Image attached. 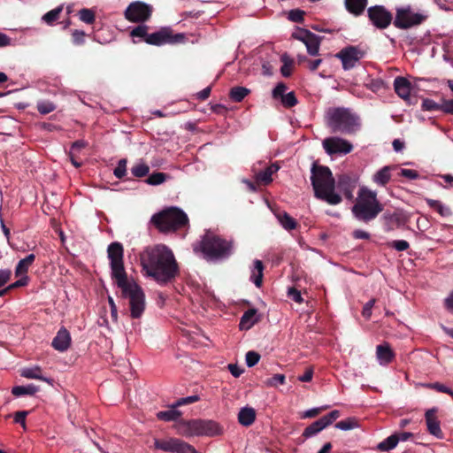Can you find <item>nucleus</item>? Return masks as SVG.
<instances>
[{"instance_id": "obj_1", "label": "nucleus", "mask_w": 453, "mask_h": 453, "mask_svg": "<svg viewBox=\"0 0 453 453\" xmlns=\"http://www.w3.org/2000/svg\"><path fill=\"white\" fill-rule=\"evenodd\" d=\"M111 269V278L121 289V297L129 300L130 316L139 319L145 310V294L142 288L134 280L127 279L123 257L124 249L120 242L111 243L107 249Z\"/></svg>"}, {"instance_id": "obj_2", "label": "nucleus", "mask_w": 453, "mask_h": 453, "mask_svg": "<svg viewBox=\"0 0 453 453\" xmlns=\"http://www.w3.org/2000/svg\"><path fill=\"white\" fill-rule=\"evenodd\" d=\"M142 270L161 285L171 282L179 274L173 252L165 244L149 246L140 254Z\"/></svg>"}, {"instance_id": "obj_3", "label": "nucleus", "mask_w": 453, "mask_h": 453, "mask_svg": "<svg viewBox=\"0 0 453 453\" xmlns=\"http://www.w3.org/2000/svg\"><path fill=\"white\" fill-rule=\"evenodd\" d=\"M311 181L317 198L332 205L342 202V196L334 192L335 180L329 167L313 163Z\"/></svg>"}, {"instance_id": "obj_4", "label": "nucleus", "mask_w": 453, "mask_h": 453, "mask_svg": "<svg viewBox=\"0 0 453 453\" xmlns=\"http://www.w3.org/2000/svg\"><path fill=\"white\" fill-rule=\"evenodd\" d=\"M233 241L207 231L202 236L198 247H195L194 250H199L207 260H220L228 258L233 253Z\"/></svg>"}, {"instance_id": "obj_5", "label": "nucleus", "mask_w": 453, "mask_h": 453, "mask_svg": "<svg viewBox=\"0 0 453 453\" xmlns=\"http://www.w3.org/2000/svg\"><path fill=\"white\" fill-rule=\"evenodd\" d=\"M383 209V204L377 199L376 192L363 188L351 211L357 220L368 223L375 219Z\"/></svg>"}, {"instance_id": "obj_6", "label": "nucleus", "mask_w": 453, "mask_h": 453, "mask_svg": "<svg viewBox=\"0 0 453 453\" xmlns=\"http://www.w3.org/2000/svg\"><path fill=\"white\" fill-rule=\"evenodd\" d=\"M327 126L333 133L352 134L360 129L361 120L359 116L349 109L338 107L328 110Z\"/></svg>"}, {"instance_id": "obj_7", "label": "nucleus", "mask_w": 453, "mask_h": 453, "mask_svg": "<svg viewBox=\"0 0 453 453\" xmlns=\"http://www.w3.org/2000/svg\"><path fill=\"white\" fill-rule=\"evenodd\" d=\"M188 215L178 207H168L155 213L151 219V224L160 233L176 232L188 225Z\"/></svg>"}, {"instance_id": "obj_8", "label": "nucleus", "mask_w": 453, "mask_h": 453, "mask_svg": "<svg viewBox=\"0 0 453 453\" xmlns=\"http://www.w3.org/2000/svg\"><path fill=\"white\" fill-rule=\"evenodd\" d=\"M178 432L186 437L215 436L222 433V427L214 420L198 418L180 421L178 426Z\"/></svg>"}, {"instance_id": "obj_9", "label": "nucleus", "mask_w": 453, "mask_h": 453, "mask_svg": "<svg viewBox=\"0 0 453 453\" xmlns=\"http://www.w3.org/2000/svg\"><path fill=\"white\" fill-rule=\"evenodd\" d=\"M426 15L414 12L410 6L396 9L394 26L399 29H409L426 21Z\"/></svg>"}, {"instance_id": "obj_10", "label": "nucleus", "mask_w": 453, "mask_h": 453, "mask_svg": "<svg viewBox=\"0 0 453 453\" xmlns=\"http://www.w3.org/2000/svg\"><path fill=\"white\" fill-rule=\"evenodd\" d=\"M187 37L183 33L174 34L173 30L169 27H163L157 31L150 34L147 38V43L154 46H161L164 44H180L185 43Z\"/></svg>"}, {"instance_id": "obj_11", "label": "nucleus", "mask_w": 453, "mask_h": 453, "mask_svg": "<svg viewBox=\"0 0 453 453\" xmlns=\"http://www.w3.org/2000/svg\"><path fill=\"white\" fill-rule=\"evenodd\" d=\"M153 12L152 6L141 1L131 3L125 11V18L133 23H143L150 19Z\"/></svg>"}, {"instance_id": "obj_12", "label": "nucleus", "mask_w": 453, "mask_h": 453, "mask_svg": "<svg viewBox=\"0 0 453 453\" xmlns=\"http://www.w3.org/2000/svg\"><path fill=\"white\" fill-rule=\"evenodd\" d=\"M370 22L380 30L386 29L393 21L392 13L383 5H374L367 9Z\"/></svg>"}, {"instance_id": "obj_13", "label": "nucleus", "mask_w": 453, "mask_h": 453, "mask_svg": "<svg viewBox=\"0 0 453 453\" xmlns=\"http://www.w3.org/2000/svg\"><path fill=\"white\" fill-rule=\"evenodd\" d=\"M292 37L296 40L301 41L307 49V52L311 56L319 55V47L322 37L311 33L305 28H298L292 34Z\"/></svg>"}, {"instance_id": "obj_14", "label": "nucleus", "mask_w": 453, "mask_h": 453, "mask_svg": "<svg viewBox=\"0 0 453 453\" xmlns=\"http://www.w3.org/2000/svg\"><path fill=\"white\" fill-rule=\"evenodd\" d=\"M365 55V51L358 46H348L338 52L336 57L341 59L343 69L349 70L354 68Z\"/></svg>"}, {"instance_id": "obj_15", "label": "nucleus", "mask_w": 453, "mask_h": 453, "mask_svg": "<svg viewBox=\"0 0 453 453\" xmlns=\"http://www.w3.org/2000/svg\"><path fill=\"white\" fill-rule=\"evenodd\" d=\"M340 417V411L337 410L332 411L328 414L321 417L319 419L314 421L308 426L303 432V436L305 438L311 437L324 428L331 425L334 420Z\"/></svg>"}, {"instance_id": "obj_16", "label": "nucleus", "mask_w": 453, "mask_h": 453, "mask_svg": "<svg viewBox=\"0 0 453 453\" xmlns=\"http://www.w3.org/2000/svg\"><path fill=\"white\" fill-rule=\"evenodd\" d=\"M323 148L328 155L348 154L353 150L352 144L340 137H329L323 141Z\"/></svg>"}, {"instance_id": "obj_17", "label": "nucleus", "mask_w": 453, "mask_h": 453, "mask_svg": "<svg viewBox=\"0 0 453 453\" xmlns=\"http://www.w3.org/2000/svg\"><path fill=\"white\" fill-rule=\"evenodd\" d=\"M357 180L349 173H342L338 176L337 188L343 193L348 200L353 199V191L357 187Z\"/></svg>"}, {"instance_id": "obj_18", "label": "nucleus", "mask_w": 453, "mask_h": 453, "mask_svg": "<svg viewBox=\"0 0 453 453\" xmlns=\"http://www.w3.org/2000/svg\"><path fill=\"white\" fill-rule=\"evenodd\" d=\"M438 409L437 408H432L426 411L425 418H426V423L427 426V431L432 435H434L437 438L442 437V431L441 429L440 421L438 420L436 417Z\"/></svg>"}, {"instance_id": "obj_19", "label": "nucleus", "mask_w": 453, "mask_h": 453, "mask_svg": "<svg viewBox=\"0 0 453 453\" xmlns=\"http://www.w3.org/2000/svg\"><path fill=\"white\" fill-rule=\"evenodd\" d=\"M71 344V335L69 332L62 327L57 333V335L52 340V347L58 351H65Z\"/></svg>"}, {"instance_id": "obj_20", "label": "nucleus", "mask_w": 453, "mask_h": 453, "mask_svg": "<svg viewBox=\"0 0 453 453\" xmlns=\"http://www.w3.org/2000/svg\"><path fill=\"white\" fill-rule=\"evenodd\" d=\"M180 441V439L173 437L168 439H154V449L165 452L176 453Z\"/></svg>"}, {"instance_id": "obj_21", "label": "nucleus", "mask_w": 453, "mask_h": 453, "mask_svg": "<svg viewBox=\"0 0 453 453\" xmlns=\"http://www.w3.org/2000/svg\"><path fill=\"white\" fill-rule=\"evenodd\" d=\"M395 93L403 99L408 100L411 94V84L404 77L398 76L394 81Z\"/></svg>"}, {"instance_id": "obj_22", "label": "nucleus", "mask_w": 453, "mask_h": 453, "mask_svg": "<svg viewBox=\"0 0 453 453\" xmlns=\"http://www.w3.org/2000/svg\"><path fill=\"white\" fill-rule=\"evenodd\" d=\"M376 356L381 365L390 364L395 358V353L388 342L376 347Z\"/></svg>"}, {"instance_id": "obj_23", "label": "nucleus", "mask_w": 453, "mask_h": 453, "mask_svg": "<svg viewBox=\"0 0 453 453\" xmlns=\"http://www.w3.org/2000/svg\"><path fill=\"white\" fill-rule=\"evenodd\" d=\"M396 169V165H386L380 169L372 176V180L379 186L385 187L391 180V171Z\"/></svg>"}, {"instance_id": "obj_24", "label": "nucleus", "mask_w": 453, "mask_h": 453, "mask_svg": "<svg viewBox=\"0 0 453 453\" xmlns=\"http://www.w3.org/2000/svg\"><path fill=\"white\" fill-rule=\"evenodd\" d=\"M257 309L251 308L247 310L242 316L239 328L240 330H249L257 322H258V318L257 317Z\"/></svg>"}, {"instance_id": "obj_25", "label": "nucleus", "mask_w": 453, "mask_h": 453, "mask_svg": "<svg viewBox=\"0 0 453 453\" xmlns=\"http://www.w3.org/2000/svg\"><path fill=\"white\" fill-rule=\"evenodd\" d=\"M256 420V411L252 407H243L238 413V422L243 426H251Z\"/></svg>"}, {"instance_id": "obj_26", "label": "nucleus", "mask_w": 453, "mask_h": 453, "mask_svg": "<svg viewBox=\"0 0 453 453\" xmlns=\"http://www.w3.org/2000/svg\"><path fill=\"white\" fill-rule=\"evenodd\" d=\"M368 0H345V7L347 11L355 15H361L367 5Z\"/></svg>"}, {"instance_id": "obj_27", "label": "nucleus", "mask_w": 453, "mask_h": 453, "mask_svg": "<svg viewBox=\"0 0 453 453\" xmlns=\"http://www.w3.org/2000/svg\"><path fill=\"white\" fill-rule=\"evenodd\" d=\"M20 375L27 379L40 380L48 382L49 384H52L53 381L52 379L42 376V369L39 366L23 369Z\"/></svg>"}, {"instance_id": "obj_28", "label": "nucleus", "mask_w": 453, "mask_h": 453, "mask_svg": "<svg viewBox=\"0 0 453 453\" xmlns=\"http://www.w3.org/2000/svg\"><path fill=\"white\" fill-rule=\"evenodd\" d=\"M35 259V254H29L25 258L19 261L18 265L15 268V275L17 277L23 276L27 274L29 267L33 265Z\"/></svg>"}, {"instance_id": "obj_29", "label": "nucleus", "mask_w": 453, "mask_h": 453, "mask_svg": "<svg viewBox=\"0 0 453 453\" xmlns=\"http://www.w3.org/2000/svg\"><path fill=\"white\" fill-rule=\"evenodd\" d=\"M276 217L284 229L290 231L297 227L298 224L296 220L293 217H291L288 212H278L276 214Z\"/></svg>"}, {"instance_id": "obj_30", "label": "nucleus", "mask_w": 453, "mask_h": 453, "mask_svg": "<svg viewBox=\"0 0 453 453\" xmlns=\"http://www.w3.org/2000/svg\"><path fill=\"white\" fill-rule=\"evenodd\" d=\"M250 90L245 87L235 86L229 91V98L235 103L242 102L249 94Z\"/></svg>"}, {"instance_id": "obj_31", "label": "nucleus", "mask_w": 453, "mask_h": 453, "mask_svg": "<svg viewBox=\"0 0 453 453\" xmlns=\"http://www.w3.org/2000/svg\"><path fill=\"white\" fill-rule=\"evenodd\" d=\"M39 390V388L35 385L29 384L27 386H15L12 389V394L17 397L27 395H34L35 393H37Z\"/></svg>"}, {"instance_id": "obj_32", "label": "nucleus", "mask_w": 453, "mask_h": 453, "mask_svg": "<svg viewBox=\"0 0 453 453\" xmlns=\"http://www.w3.org/2000/svg\"><path fill=\"white\" fill-rule=\"evenodd\" d=\"M398 444L396 434H393L377 445V449L382 452L395 449Z\"/></svg>"}, {"instance_id": "obj_33", "label": "nucleus", "mask_w": 453, "mask_h": 453, "mask_svg": "<svg viewBox=\"0 0 453 453\" xmlns=\"http://www.w3.org/2000/svg\"><path fill=\"white\" fill-rule=\"evenodd\" d=\"M181 416V412L172 406L170 410L158 411L157 418L163 421H175Z\"/></svg>"}, {"instance_id": "obj_34", "label": "nucleus", "mask_w": 453, "mask_h": 453, "mask_svg": "<svg viewBox=\"0 0 453 453\" xmlns=\"http://www.w3.org/2000/svg\"><path fill=\"white\" fill-rule=\"evenodd\" d=\"M149 28L150 27L147 25H139L130 32V35L134 38H141L143 42L147 43V38L150 36V34L148 33Z\"/></svg>"}, {"instance_id": "obj_35", "label": "nucleus", "mask_w": 453, "mask_h": 453, "mask_svg": "<svg viewBox=\"0 0 453 453\" xmlns=\"http://www.w3.org/2000/svg\"><path fill=\"white\" fill-rule=\"evenodd\" d=\"M150 172V166L143 163H138L132 166L131 173L134 177L142 178L145 177Z\"/></svg>"}, {"instance_id": "obj_36", "label": "nucleus", "mask_w": 453, "mask_h": 453, "mask_svg": "<svg viewBox=\"0 0 453 453\" xmlns=\"http://www.w3.org/2000/svg\"><path fill=\"white\" fill-rule=\"evenodd\" d=\"M254 270L257 273V274H255L253 276V282L257 288H259V287H261L262 282H263L264 265H263L262 261L257 260V259L255 260Z\"/></svg>"}, {"instance_id": "obj_37", "label": "nucleus", "mask_w": 453, "mask_h": 453, "mask_svg": "<svg viewBox=\"0 0 453 453\" xmlns=\"http://www.w3.org/2000/svg\"><path fill=\"white\" fill-rule=\"evenodd\" d=\"M80 19L86 24L91 25L96 20L95 12L91 9L83 8L79 11Z\"/></svg>"}, {"instance_id": "obj_38", "label": "nucleus", "mask_w": 453, "mask_h": 453, "mask_svg": "<svg viewBox=\"0 0 453 453\" xmlns=\"http://www.w3.org/2000/svg\"><path fill=\"white\" fill-rule=\"evenodd\" d=\"M166 179H167L166 173H161V172H157V173H153L147 178L146 183L149 185H152V186L160 185L163 182H165Z\"/></svg>"}, {"instance_id": "obj_39", "label": "nucleus", "mask_w": 453, "mask_h": 453, "mask_svg": "<svg viewBox=\"0 0 453 453\" xmlns=\"http://www.w3.org/2000/svg\"><path fill=\"white\" fill-rule=\"evenodd\" d=\"M63 11V6H58L47 13L42 17V19L49 25H52L56 20L58 19L60 13Z\"/></svg>"}, {"instance_id": "obj_40", "label": "nucleus", "mask_w": 453, "mask_h": 453, "mask_svg": "<svg viewBox=\"0 0 453 453\" xmlns=\"http://www.w3.org/2000/svg\"><path fill=\"white\" fill-rule=\"evenodd\" d=\"M358 426V422L354 418H348L335 424V427L341 430H350Z\"/></svg>"}, {"instance_id": "obj_41", "label": "nucleus", "mask_w": 453, "mask_h": 453, "mask_svg": "<svg viewBox=\"0 0 453 453\" xmlns=\"http://www.w3.org/2000/svg\"><path fill=\"white\" fill-rule=\"evenodd\" d=\"M427 204L437 211V212L441 216H448L449 214V209L443 206L441 203L438 200L427 199Z\"/></svg>"}, {"instance_id": "obj_42", "label": "nucleus", "mask_w": 453, "mask_h": 453, "mask_svg": "<svg viewBox=\"0 0 453 453\" xmlns=\"http://www.w3.org/2000/svg\"><path fill=\"white\" fill-rule=\"evenodd\" d=\"M280 102L285 108H292L298 103L297 98L294 91L287 93L280 98Z\"/></svg>"}, {"instance_id": "obj_43", "label": "nucleus", "mask_w": 453, "mask_h": 453, "mask_svg": "<svg viewBox=\"0 0 453 453\" xmlns=\"http://www.w3.org/2000/svg\"><path fill=\"white\" fill-rule=\"evenodd\" d=\"M27 283H28V277L27 276H23L19 280H16L15 282H13L11 285H9L4 289L0 290V296H4L8 291H10L12 289L27 286Z\"/></svg>"}, {"instance_id": "obj_44", "label": "nucleus", "mask_w": 453, "mask_h": 453, "mask_svg": "<svg viewBox=\"0 0 453 453\" xmlns=\"http://www.w3.org/2000/svg\"><path fill=\"white\" fill-rule=\"evenodd\" d=\"M425 388L434 389L438 392L445 393L453 397V390L440 382L427 383L424 385Z\"/></svg>"}, {"instance_id": "obj_45", "label": "nucleus", "mask_w": 453, "mask_h": 453, "mask_svg": "<svg viewBox=\"0 0 453 453\" xmlns=\"http://www.w3.org/2000/svg\"><path fill=\"white\" fill-rule=\"evenodd\" d=\"M127 160L126 158H122L119 161L113 172L116 178L123 179L127 175Z\"/></svg>"}, {"instance_id": "obj_46", "label": "nucleus", "mask_w": 453, "mask_h": 453, "mask_svg": "<svg viewBox=\"0 0 453 453\" xmlns=\"http://www.w3.org/2000/svg\"><path fill=\"white\" fill-rule=\"evenodd\" d=\"M37 111L41 114H48L56 109V105L50 101H42L37 104Z\"/></svg>"}, {"instance_id": "obj_47", "label": "nucleus", "mask_w": 453, "mask_h": 453, "mask_svg": "<svg viewBox=\"0 0 453 453\" xmlns=\"http://www.w3.org/2000/svg\"><path fill=\"white\" fill-rule=\"evenodd\" d=\"M304 15L305 12L300 9H294L289 11L288 12V19L296 22V23H303L304 20Z\"/></svg>"}, {"instance_id": "obj_48", "label": "nucleus", "mask_w": 453, "mask_h": 453, "mask_svg": "<svg viewBox=\"0 0 453 453\" xmlns=\"http://www.w3.org/2000/svg\"><path fill=\"white\" fill-rule=\"evenodd\" d=\"M199 400H200V397L198 395H196L187 396V397H182V398L178 399L173 404V408H177V407H180V406H182V405L191 404V403L198 402Z\"/></svg>"}, {"instance_id": "obj_49", "label": "nucleus", "mask_w": 453, "mask_h": 453, "mask_svg": "<svg viewBox=\"0 0 453 453\" xmlns=\"http://www.w3.org/2000/svg\"><path fill=\"white\" fill-rule=\"evenodd\" d=\"M286 377L283 374H274L273 377L268 378L265 384L268 387H277L279 384L283 385L285 383Z\"/></svg>"}, {"instance_id": "obj_50", "label": "nucleus", "mask_w": 453, "mask_h": 453, "mask_svg": "<svg viewBox=\"0 0 453 453\" xmlns=\"http://www.w3.org/2000/svg\"><path fill=\"white\" fill-rule=\"evenodd\" d=\"M442 104H439L432 99L426 98L422 101V109L425 111H441Z\"/></svg>"}, {"instance_id": "obj_51", "label": "nucleus", "mask_w": 453, "mask_h": 453, "mask_svg": "<svg viewBox=\"0 0 453 453\" xmlns=\"http://www.w3.org/2000/svg\"><path fill=\"white\" fill-rule=\"evenodd\" d=\"M256 180L257 183L268 185L273 181L272 175L265 169L256 174Z\"/></svg>"}, {"instance_id": "obj_52", "label": "nucleus", "mask_w": 453, "mask_h": 453, "mask_svg": "<svg viewBox=\"0 0 453 453\" xmlns=\"http://www.w3.org/2000/svg\"><path fill=\"white\" fill-rule=\"evenodd\" d=\"M260 359V355L253 350L246 353V365L248 367H253L256 365Z\"/></svg>"}, {"instance_id": "obj_53", "label": "nucleus", "mask_w": 453, "mask_h": 453, "mask_svg": "<svg viewBox=\"0 0 453 453\" xmlns=\"http://www.w3.org/2000/svg\"><path fill=\"white\" fill-rule=\"evenodd\" d=\"M288 89V87L285 83L280 82L276 85V87L273 90V97L274 99H280L283 97V96L286 95V91Z\"/></svg>"}, {"instance_id": "obj_54", "label": "nucleus", "mask_w": 453, "mask_h": 453, "mask_svg": "<svg viewBox=\"0 0 453 453\" xmlns=\"http://www.w3.org/2000/svg\"><path fill=\"white\" fill-rule=\"evenodd\" d=\"M281 61L284 63V65L280 68V73L284 77H289L291 75L289 65H292L293 61L288 60L286 54L281 57Z\"/></svg>"}, {"instance_id": "obj_55", "label": "nucleus", "mask_w": 453, "mask_h": 453, "mask_svg": "<svg viewBox=\"0 0 453 453\" xmlns=\"http://www.w3.org/2000/svg\"><path fill=\"white\" fill-rule=\"evenodd\" d=\"M85 36L86 34L84 31L76 29L72 33L73 42L75 45H82L85 42Z\"/></svg>"}, {"instance_id": "obj_56", "label": "nucleus", "mask_w": 453, "mask_h": 453, "mask_svg": "<svg viewBox=\"0 0 453 453\" xmlns=\"http://www.w3.org/2000/svg\"><path fill=\"white\" fill-rule=\"evenodd\" d=\"M391 248H394L397 251H404L409 249L410 245L407 241L404 240H396L393 241L389 243Z\"/></svg>"}, {"instance_id": "obj_57", "label": "nucleus", "mask_w": 453, "mask_h": 453, "mask_svg": "<svg viewBox=\"0 0 453 453\" xmlns=\"http://www.w3.org/2000/svg\"><path fill=\"white\" fill-rule=\"evenodd\" d=\"M176 453H197V451L192 445L181 440Z\"/></svg>"}, {"instance_id": "obj_58", "label": "nucleus", "mask_w": 453, "mask_h": 453, "mask_svg": "<svg viewBox=\"0 0 453 453\" xmlns=\"http://www.w3.org/2000/svg\"><path fill=\"white\" fill-rule=\"evenodd\" d=\"M327 408H328V406H322V407H318V408H313V409L308 410L304 412V414L303 415V418H315L318 415H319L323 411L326 410Z\"/></svg>"}, {"instance_id": "obj_59", "label": "nucleus", "mask_w": 453, "mask_h": 453, "mask_svg": "<svg viewBox=\"0 0 453 453\" xmlns=\"http://www.w3.org/2000/svg\"><path fill=\"white\" fill-rule=\"evenodd\" d=\"M12 274L11 269H0V288L11 280Z\"/></svg>"}, {"instance_id": "obj_60", "label": "nucleus", "mask_w": 453, "mask_h": 453, "mask_svg": "<svg viewBox=\"0 0 453 453\" xmlns=\"http://www.w3.org/2000/svg\"><path fill=\"white\" fill-rule=\"evenodd\" d=\"M288 296L297 303H302L303 302L301 292L295 288H290L288 289Z\"/></svg>"}, {"instance_id": "obj_61", "label": "nucleus", "mask_w": 453, "mask_h": 453, "mask_svg": "<svg viewBox=\"0 0 453 453\" xmlns=\"http://www.w3.org/2000/svg\"><path fill=\"white\" fill-rule=\"evenodd\" d=\"M375 303V299L369 300L363 307L362 315L366 319H369L372 315V309Z\"/></svg>"}, {"instance_id": "obj_62", "label": "nucleus", "mask_w": 453, "mask_h": 453, "mask_svg": "<svg viewBox=\"0 0 453 453\" xmlns=\"http://www.w3.org/2000/svg\"><path fill=\"white\" fill-rule=\"evenodd\" d=\"M398 175L405 177L410 180H416L418 178V173L416 170L411 169H401Z\"/></svg>"}, {"instance_id": "obj_63", "label": "nucleus", "mask_w": 453, "mask_h": 453, "mask_svg": "<svg viewBox=\"0 0 453 453\" xmlns=\"http://www.w3.org/2000/svg\"><path fill=\"white\" fill-rule=\"evenodd\" d=\"M27 414H28V411H20L15 412L14 421L24 426L25 421H26V417L27 416Z\"/></svg>"}, {"instance_id": "obj_64", "label": "nucleus", "mask_w": 453, "mask_h": 453, "mask_svg": "<svg viewBox=\"0 0 453 453\" xmlns=\"http://www.w3.org/2000/svg\"><path fill=\"white\" fill-rule=\"evenodd\" d=\"M441 111L447 114L453 115V99L450 100H443Z\"/></svg>"}]
</instances>
